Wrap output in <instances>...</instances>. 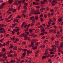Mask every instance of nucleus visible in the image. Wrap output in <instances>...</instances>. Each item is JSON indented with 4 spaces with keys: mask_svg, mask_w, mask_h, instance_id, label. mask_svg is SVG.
Here are the masks:
<instances>
[{
    "mask_svg": "<svg viewBox=\"0 0 63 63\" xmlns=\"http://www.w3.org/2000/svg\"><path fill=\"white\" fill-rule=\"evenodd\" d=\"M25 34H26V35H28V34H29V32H25Z\"/></svg>",
    "mask_w": 63,
    "mask_h": 63,
    "instance_id": "22",
    "label": "nucleus"
},
{
    "mask_svg": "<svg viewBox=\"0 0 63 63\" xmlns=\"http://www.w3.org/2000/svg\"><path fill=\"white\" fill-rule=\"evenodd\" d=\"M14 4L16 5L17 6L18 5V4L17 3V2H16V1L14 2Z\"/></svg>",
    "mask_w": 63,
    "mask_h": 63,
    "instance_id": "36",
    "label": "nucleus"
},
{
    "mask_svg": "<svg viewBox=\"0 0 63 63\" xmlns=\"http://www.w3.org/2000/svg\"><path fill=\"white\" fill-rule=\"evenodd\" d=\"M40 19H41V22H43V21H44V20H43V18H40Z\"/></svg>",
    "mask_w": 63,
    "mask_h": 63,
    "instance_id": "41",
    "label": "nucleus"
},
{
    "mask_svg": "<svg viewBox=\"0 0 63 63\" xmlns=\"http://www.w3.org/2000/svg\"><path fill=\"white\" fill-rule=\"evenodd\" d=\"M27 40V36L25 35V37L24 40Z\"/></svg>",
    "mask_w": 63,
    "mask_h": 63,
    "instance_id": "26",
    "label": "nucleus"
},
{
    "mask_svg": "<svg viewBox=\"0 0 63 63\" xmlns=\"http://www.w3.org/2000/svg\"><path fill=\"white\" fill-rule=\"evenodd\" d=\"M0 54L1 55L3 56V55H4L3 52H1Z\"/></svg>",
    "mask_w": 63,
    "mask_h": 63,
    "instance_id": "35",
    "label": "nucleus"
},
{
    "mask_svg": "<svg viewBox=\"0 0 63 63\" xmlns=\"http://www.w3.org/2000/svg\"><path fill=\"white\" fill-rule=\"evenodd\" d=\"M22 3H25V0H23V1H22Z\"/></svg>",
    "mask_w": 63,
    "mask_h": 63,
    "instance_id": "51",
    "label": "nucleus"
},
{
    "mask_svg": "<svg viewBox=\"0 0 63 63\" xmlns=\"http://www.w3.org/2000/svg\"><path fill=\"white\" fill-rule=\"evenodd\" d=\"M13 46L11 45V46H10L9 48H13Z\"/></svg>",
    "mask_w": 63,
    "mask_h": 63,
    "instance_id": "24",
    "label": "nucleus"
},
{
    "mask_svg": "<svg viewBox=\"0 0 63 63\" xmlns=\"http://www.w3.org/2000/svg\"><path fill=\"white\" fill-rule=\"evenodd\" d=\"M46 57H47V55H46L45 56H43L42 57V60H44V59L46 58Z\"/></svg>",
    "mask_w": 63,
    "mask_h": 63,
    "instance_id": "12",
    "label": "nucleus"
},
{
    "mask_svg": "<svg viewBox=\"0 0 63 63\" xmlns=\"http://www.w3.org/2000/svg\"><path fill=\"white\" fill-rule=\"evenodd\" d=\"M40 5V3H35V5Z\"/></svg>",
    "mask_w": 63,
    "mask_h": 63,
    "instance_id": "55",
    "label": "nucleus"
},
{
    "mask_svg": "<svg viewBox=\"0 0 63 63\" xmlns=\"http://www.w3.org/2000/svg\"><path fill=\"white\" fill-rule=\"evenodd\" d=\"M26 52H25L24 53H23L22 55L23 56V57H24L25 56V55H26Z\"/></svg>",
    "mask_w": 63,
    "mask_h": 63,
    "instance_id": "9",
    "label": "nucleus"
},
{
    "mask_svg": "<svg viewBox=\"0 0 63 63\" xmlns=\"http://www.w3.org/2000/svg\"><path fill=\"white\" fill-rule=\"evenodd\" d=\"M35 45H36V46H38L39 45V43L38 42H37V43H35Z\"/></svg>",
    "mask_w": 63,
    "mask_h": 63,
    "instance_id": "52",
    "label": "nucleus"
},
{
    "mask_svg": "<svg viewBox=\"0 0 63 63\" xmlns=\"http://www.w3.org/2000/svg\"><path fill=\"white\" fill-rule=\"evenodd\" d=\"M50 54H54L55 53L54 52H50Z\"/></svg>",
    "mask_w": 63,
    "mask_h": 63,
    "instance_id": "44",
    "label": "nucleus"
},
{
    "mask_svg": "<svg viewBox=\"0 0 63 63\" xmlns=\"http://www.w3.org/2000/svg\"><path fill=\"white\" fill-rule=\"evenodd\" d=\"M41 31H42V32H45V30H44V28H43L42 29V30Z\"/></svg>",
    "mask_w": 63,
    "mask_h": 63,
    "instance_id": "27",
    "label": "nucleus"
},
{
    "mask_svg": "<svg viewBox=\"0 0 63 63\" xmlns=\"http://www.w3.org/2000/svg\"><path fill=\"white\" fill-rule=\"evenodd\" d=\"M30 37H29L27 38V40L28 41H31V40H30Z\"/></svg>",
    "mask_w": 63,
    "mask_h": 63,
    "instance_id": "25",
    "label": "nucleus"
},
{
    "mask_svg": "<svg viewBox=\"0 0 63 63\" xmlns=\"http://www.w3.org/2000/svg\"><path fill=\"white\" fill-rule=\"evenodd\" d=\"M26 42H23L22 43V44L23 45H26Z\"/></svg>",
    "mask_w": 63,
    "mask_h": 63,
    "instance_id": "20",
    "label": "nucleus"
},
{
    "mask_svg": "<svg viewBox=\"0 0 63 63\" xmlns=\"http://www.w3.org/2000/svg\"><path fill=\"white\" fill-rule=\"evenodd\" d=\"M19 20V19H16V22H18Z\"/></svg>",
    "mask_w": 63,
    "mask_h": 63,
    "instance_id": "53",
    "label": "nucleus"
},
{
    "mask_svg": "<svg viewBox=\"0 0 63 63\" xmlns=\"http://www.w3.org/2000/svg\"><path fill=\"white\" fill-rule=\"evenodd\" d=\"M56 36L57 38H59V37H60L61 36L58 35V34L57 35H56Z\"/></svg>",
    "mask_w": 63,
    "mask_h": 63,
    "instance_id": "30",
    "label": "nucleus"
},
{
    "mask_svg": "<svg viewBox=\"0 0 63 63\" xmlns=\"http://www.w3.org/2000/svg\"><path fill=\"white\" fill-rule=\"evenodd\" d=\"M56 30H53V33L54 34L56 33Z\"/></svg>",
    "mask_w": 63,
    "mask_h": 63,
    "instance_id": "28",
    "label": "nucleus"
},
{
    "mask_svg": "<svg viewBox=\"0 0 63 63\" xmlns=\"http://www.w3.org/2000/svg\"><path fill=\"white\" fill-rule=\"evenodd\" d=\"M62 20V19L61 18H59V19H58V21L59 22H60Z\"/></svg>",
    "mask_w": 63,
    "mask_h": 63,
    "instance_id": "19",
    "label": "nucleus"
},
{
    "mask_svg": "<svg viewBox=\"0 0 63 63\" xmlns=\"http://www.w3.org/2000/svg\"><path fill=\"white\" fill-rule=\"evenodd\" d=\"M36 7L37 8H40V6H36Z\"/></svg>",
    "mask_w": 63,
    "mask_h": 63,
    "instance_id": "61",
    "label": "nucleus"
},
{
    "mask_svg": "<svg viewBox=\"0 0 63 63\" xmlns=\"http://www.w3.org/2000/svg\"><path fill=\"white\" fill-rule=\"evenodd\" d=\"M36 19V20H38L39 19V17H38V16H35L34 20H35Z\"/></svg>",
    "mask_w": 63,
    "mask_h": 63,
    "instance_id": "7",
    "label": "nucleus"
},
{
    "mask_svg": "<svg viewBox=\"0 0 63 63\" xmlns=\"http://www.w3.org/2000/svg\"><path fill=\"white\" fill-rule=\"evenodd\" d=\"M49 51H54V50L53 49H50L49 50Z\"/></svg>",
    "mask_w": 63,
    "mask_h": 63,
    "instance_id": "39",
    "label": "nucleus"
},
{
    "mask_svg": "<svg viewBox=\"0 0 63 63\" xmlns=\"http://www.w3.org/2000/svg\"><path fill=\"white\" fill-rule=\"evenodd\" d=\"M0 26H1V24H0ZM1 27V26H0V28ZM0 33H6V31H5V30H4V29L3 28H1L0 29Z\"/></svg>",
    "mask_w": 63,
    "mask_h": 63,
    "instance_id": "1",
    "label": "nucleus"
},
{
    "mask_svg": "<svg viewBox=\"0 0 63 63\" xmlns=\"http://www.w3.org/2000/svg\"><path fill=\"white\" fill-rule=\"evenodd\" d=\"M2 51H5L6 50V49L5 48H3L2 49Z\"/></svg>",
    "mask_w": 63,
    "mask_h": 63,
    "instance_id": "34",
    "label": "nucleus"
},
{
    "mask_svg": "<svg viewBox=\"0 0 63 63\" xmlns=\"http://www.w3.org/2000/svg\"><path fill=\"white\" fill-rule=\"evenodd\" d=\"M59 43V42L58 41H55V44H58Z\"/></svg>",
    "mask_w": 63,
    "mask_h": 63,
    "instance_id": "50",
    "label": "nucleus"
},
{
    "mask_svg": "<svg viewBox=\"0 0 63 63\" xmlns=\"http://www.w3.org/2000/svg\"><path fill=\"white\" fill-rule=\"evenodd\" d=\"M31 13L30 12L29 13L30 16H31V15H32V14L33 13V11H31Z\"/></svg>",
    "mask_w": 63,
    "mask_h": 63,
    "instance_id": "18",
    "label": "nucleus"
},
{
    "mask_svg": "<svg viewBox=\"0 0 63 63\" xmlns=\"http://www.w3.org/2000/svg\"><path fill=\"white\" fill-rule=\"evenodd\" d=\"M35 1L37 3H39V2H40V0H36Z\"/></svg>",
    "mask_w": 63,
    "mask_h": 63,
    "instance_id": "48",
    "label": "nucleus"
},
{
    "mask_svg": "<svg viewBox=\"0 0 63 63\" xmlns=\"http://www.w3.org/2000/svg\"><path fill=\"white\" fill-rule=\"evenodd\" d=\"M34 16H32V17H31L30 18V20H32V21H34L35 20L34 19Z\"/></svg>",
    "mask_w": 63,
    "mask_h": 63,
    "instance_id": "11",
    "label": "nucleus"
},
{
    "mask_svg": "<svg viewBox=\"0 0 63 63\" xmlns=\"http://www.w3.org/2000/svg\"><path fill=\"white\" fill-rule=\"evenodd\" d=\"M46 9V11L47 12H48L49 11V8L47 7Z\"/></svg>",
    "mask_w": 63,
    "mask_h": 63,
    "instance_id": "29",
    "label": "nucleus"
},
{
    "mask_svg": "<svg viewBox=\"0 0 63 63\" xmlns=\"http://www.w3.org/2000/svg\"><path fill=\"white\" fill-rule=\"evenodd\" d=\"M23 50L24 51H26L27 50V49H24Z\"/></svg>",
    "mask_w": 63,
    "mask_h": 63,
    "instance_id": "64",
    "label": "nucleus"
},
{
    "mask_svg": "<svg viewBox=\"0 0 63 63\" xmlns=\"http://www.w3.org/2000/svg\"><path fill=\"white\" fill-rule=\"evenodd\" d=\"M50 56V55L48 54L47 56V58H48V57H49Z\"/></svg>",
    "mask_w": 63,
    "mask_h": 63,
    "instance_id": "58",
    "label": "nucleus"
},
{
    "mask_svg": "<svg viewBox=\"0 0 63 63\" xmlns=\"http://www.w3.org/2000/svg\"><path fill=\"white\" fill-rule=\"evenodd\" d=\"M23 8H24V10H27V7H26V6H24Z\"/></svg>",
    "mask_w": 63,
    "mask_h": 63,
    "instance_id": "42",
    "label": "nucleus"
},
{
    "mask_svg": "<svg viewBox=\"0 0 63 63\" xmlns=\"http://www.w3.org/2000/svg\"><path fill=\"white\" fill-rule=\"evenodd\" d=\"M29 31L30 33H32L33 32V31L32 29H30L29 30Z\"/></svg>",
    "mask_w": 63,
    "mask_h": 63,
    "instance_id": "21",
    "label": "nucleus"
},
{
    "mask_svg": "<svg viewBox=\"0 0 63 63\" xmlns=\"http://www.w3.org/2000/svg\"><path fill=\"white\" fill-rule=\"evenodd\" d=\"M16 9H14V11H12V13H15V12H16Z\"/></svg>",
    "mask_w": 63,
    "mask_h": 63,
    "instance_id": "33",
    "label": "nucleus"
},
{
    "mask_svg": "<svg viewBox=\"0 0 63 63\" xmlns=\"http://www.w3.org/2000/svg\"><path fill=\"white\" fill-rule=\"evenodd\" d=\"M17 23H14V24H12V25L13 26V28H14V27H15V26L16 25H17Z\"/></svg>",
    "mask_w": 63,
    "mask_h": 63,
    "instance_id": "8",
    "label": "nucleus"
},
{
    "mask_svg": "<svg viewBox=\"0 0 63 63\" xmlns=\"http://www.w3.org/2000/svg\"><path fill=\"white\" fill-rule=\"evenodd\" d=\"M49 2H51V0H49ZM44 2V3H46V2H47V0H43Z\"/></svg>",
    "mask_w": 63,
    "mask_h": 63,
    "instance_id": "13",
    "label": "nucleus"
},
{
    "mask_svg": "<svg viewBox=\"0 0 63 63\" xmlns=\"http://www.w3.org/2000/svg\"><path fill=\"white\" fill-rule=\"evenodd\" d=\"M45 8H43L40 9V10H45Z\"/></svg>",
    "mask_w": 63,
    "mask_h": 63,
    "instance_id": "45",
    "label": "nucleus"
},
{
    "mask_svg": "<svg viewBox=\"0 0 63 63\" xmlns=\"http://www.w3.org/2000/svg\"><path fill=\"white\" fill-rule=\"evenodd\" d=\"M41 14V13L40 12H37V13L36 12V11H35L34 12V14L35 15H40Z\"/></svg>",
    "mask_w": 63,
    "mask_h": 63,
    "instance_id": "6",
    "label": "nucleus"
},
{
    "mask_svg": "<svg viewBox=\"0 0 63 63\" xmlns=\"http://www.w3.org/2000/svg\"><path fill=\"white\" fill-rule=\"evenodd\" d=\"M16 19H14L13 20V22H14V23H15V22H16Z\"/></svg>",
    "mask_w": 63,
    "mask_h": 63,
    "instance_id": "37",
    "label": "nucleus"
},
{
    "mask_svg": "<svg viewBox=\"0 0 63 63\" xmlns=\"http://www.w3.org/2000/svg\"><path fill=\"white\" fill-rule=\"evenodd\" d=\"M11 63H16V61L15 60L11 59L10 61Z\"/></svg>",
    "mask_w": 63,
    "mask_h": 63,
    "instance_id": "5",
    "label": "nucleus"
},
{
    "mask_svg": "<svg viewBox=\"0 0 63 63\" xmlns=\"http://www.w3.org/2000/svg\"><path fill=\"white\" fill-rule=\"evenodd\" d=\"M57 3V1L56 0H53V2L51 3V5L53 6H54L55 5V4H56Z\"/></svg>",
    "mask_w": 63,
    "mask_h": 63,
    "instance_id": "2",
    "label": "nucleus"
},
{
    "mask_svg": "<svg viewBox=\"0 0 63 63\" xmlns=\"http://www.w3.org/2000/svg\"><path fill=\"white\" fill-rule=\"evenodd\" d=\"M51 21H49L48 22V24H49V25H50V24H51Z\"/></svg>",
    "mask_w": 63,
    "mask_h": 63,
    "instance_id": "47",
    "label": "nucleus"
},
{
    "mask_svg": "<svg viewBox=\"0 0 63 63\" xmlns=\"http://www.w3.org/2000/svg\"><path fill=\"white\" fill-rule=\"evenodd\" d=\"M6 54H7V53L6 52H5L4 53L3 55V58H4L5 56H6Z\"/></svg>",
    "mask_w": 63,
    "mask_h": 63,
    "instance_id": "14",
    "label": "nucleus"
},
{
    "mask_svg": "<svg viewBox=\"0 0 63 63\" xmlns=\"http://www.w3.org/2000/svg\"><path fill=\"white\" fill-rule=\"evenodd\" d=\"M54 14V13L53 12H52L51 13V15H53Z\"/></svg>",
    "mask_w": 63,
    "mask_h": 63,
    "instance_id": "59",
    "label": "nucleus"
},
{
    "mask_svg": "<svg viewBox=\"0 0 63 63\" xmlns=\"http://www.w3.org/2000/svg\"><path fill=\"white\" fill-rule=\"evenodd\" d=\"M20 6H21V5H19V7H18V10L20 9Z\"/></svg>",
    "mask_w": 63,
    "mask_h": 63,
    "instance_id": "49",
    "label": "nucleus"
},
{
    "mask_svg": "<svg viewBox=\"0 0 63 63\" xmlns=\"http://www.w3.org/2000/svg\"><path fill=\"white\" fill-rule=\"evenodd\" d=\"M54 10H53V9H52L50 10V12H54Z\"/></svg>",
    "mask_w": 63,
    "mask_h": 63,
    "instance_id": "62",
    "label": "nucleus"
},
{
    "mask_svg": "<svg viewBox=\"0 0 63 63\" xmlns=\"http://www.w3.org/2000/svg\"><path fill=\"white\" fill-rule=\"evenodd\" d=\"M8 56L9 57H12L13 56V55H8Z\"/></svg>",
    "mask_w": 63,
    "mask_h": 63,
    "instance_id": "38",
    "label": "nucleus"
},
{
    "mask_svg": "<svg viewBox=\"0 0 63 63\" xmlns=\"http://www.w3.org/2000/svg\"><path fill=\"white\" fill-rule=\"evenodd\" d=\"M53 27L54 28H55V29H56V27H57V26L55 25H54L53 26Z\"/></svg>",
    "mask_w": 63,
    "mask_h": 63,
    "instance_id": "56",
    "label": "nucleus"
},
{
    "mask_svg": "<svg viewBox=\"0 0 63 63\" xmlns=\"http://www.w3.org/2000/svg\"><path fill=\"white\" fill-rule=\"evenodd\" d=\"M51 59H49L48 60V62H51Z\"/></svg>",
    "mask_w": 63,
    "mask_h": 63,
    "instance_id": "31",
    "label": "nucleus"
},
{
    "mask_svg": "<svg viewBox=\"0 0 63 63\" xmlns=\"http://www.w3.org/2000/svg\"><path fill=\"white\" fill-rule=\"evenodd\" d=\"M29 47H34V44H32V43H31V45H29L28 46Z\"/></svg>",
    "mask_w": 63,
    "mask_h": 63,
    "instance_id": "10",
    "label": "nucleus"
},
{
    "mask_svg": "<svg viewBox=\"0 0 63 63\" xmlns=\"http://www.w3.org/2000/svg\"><path fill=\"white\" fill-rule=\"evenodd\" d=\"M39 35L41 36H43L44 35V33H40L39 34Z\"/></svg>",
    "mask_w": 63,
    "mask_h": 63,
    "instance_id": "54",
    "label": "nucleus"
},
{
    "mask_svg": "<svg viewBox=\"0 0 63 63\" xmlns=\"http://www.w3.org/2000/svg\"><path fill=\"white\" fill-rule=\"evenodd\" d=\"M13 49L14 50H17V49L16 48V47H14Z\"/></svg>",
    "mask_w": 63,
    "mask_h": 63,
    "instance_id": "43",
    "label": "nucleus"
},
{
    "mask_svg": "<svg viewBox=\"0 0 63 63\" xmlns=\"http://www.w3.org/2000/svg\"><path fill=\"white\" fill-rule=\"evenodd\" d=\"M10 43V42H9V40L7 42H6V44H7V45H9V43Z\"/></svg>",
    "mask_w": 63,
    "mask_h": 63,
    "instance_id": "40",
    "label": "nucleus"
},
{
    "mask_svg": "<svg viewBox=\"0 0 63 63\" xmlns=\"http://www.w3.org/2000/svg\"><path fill=\"white\" fill-rule=\"evenodd\" d=\"M22 36H23V37H25V36H26V35H25V34L24 33H22Z\"/></svg>",
    "mask_w": 63,
    "mask_h": 63,
    "instance_id": "23",
    "label": "nucleus"
},
{
    "mask_svg": "<svg viewBox=\"0 0 63 63\" xmlns=\"http://www.w3.org/2000/svg\"><path fill=\"white\" fill-rule=\"evenodd\" d=\"M3 46V44H1L0 43V47H2Z\"/></svg>",
    "mask_w": 63,
    "mask_h": 63,
    "instance_id": "63",
    "label": "nucleus"
},
{
    "mask_svg": "<svg viewBox=\"0 0 63 63\" xmlns=\"http://www.w3.org/2000/svg\"><path fill=\"white\" fill-rule=\"evenodd\" d=\"M36 42V40L34 39H33L32 41H31V43L32 45H34L33 44L35 43Z\"/></svg>",
    "mask_w": 63,
    "mask_h": 63,
    "instance_id": "4",
    "label": "nucleus"
},
{
    "mask_svg": "<svg viewBox=\"0 0 63 63\" xmlns=\"http://www.w3.org/2000/svg\"><path fill=\"white\" fill-rule=\"evenodd\" d=\"M34 35H35L34 34V33H32L31 34V36H33V37H34Z\"/></svg>",
    "mask_w": 63,
    "mask_h": 63,
    "instance_id": "32",
    "label": "nucleus"
},
{
    "mask_svg": "<svg viewBox=\"0 0 63 63\" xmlns=\"http://www.w3.org/2000/svg\"><path fill=\"white\" fill-rule=\"evenodd\" d=\"M35 33H38L39 32V31L38 29H36L35 31Z\"/></svg>",
    "mask_w": 63,
    "mask_h": 63,
    "instance_id": "17",
    "label": "nucleus"
},
{
    "mask_svg": "<svg viewBox=\"0 0 63 63\" xmlns=\"http://www.w3.org/2000/svg\"><path fill=\"white\" fill-rule=\"evenodd\" d=\"M13 1L12 0H9V4H12L13 3Z\"/></svg>",
    "mask_w": 63,
    "mask_h": 63,
    "instance_id": "15",
    "label": "nucleus"
},
{
    "mask_svg": "<svg viewBox=\"0 0 63 63\" xmlns=\"http://www.w3.org/2000/svg\"><path fill=\"white\" fill-rule=\"evenodd\" d=\"M39 25H40V23L39 22L37 23L36 24V25L37 26H38Z\"/></svg>",
    "mask_w": 63,
    "mask_h": 63,
    "instance_id": "16",
    "label": "nucleus"
},
{
    "mask_svg": "<svg viewBox=\"0 0 63 63\" xmlns=\"http://www.w3.org/2000/svg\"><path fill=\"white\" fill-rule=\"evenodd\" d=\"M40 3L41 4H44V2L43 1H41Z\"/></svg>",
    "mask_w": 63,
    "mask_h": 63,
    "instance_id": "46",
    "label": "nucleus"
},
{
    "mask_svg": "<svg viewBox=\"0 0 63 63\" xmlns=\"http://www.w3.org/2000/svg\"><path fill=\"white\" fill-rule=\"evenodd\" d=\"M5 5V3H3L2 4V5H0V9L3 8V7Z\"/></svg>",
    "mask_w": 63,
    "mask_h": 63,
    "instance_id": "3",
    "label": "nucleus"
},
{
    "mask_svg": "<svg viewBox=\"0 0 63 63\" xmlns=\"http://www.w3.org/2000/svg\"><path fill=\"white\" fill-rule=\"evenodd\" d=\"M20 3H22V1H19L18 2V4H19Z\"/></svg>",
    "mask_w": 63,
    "mask_h": 63,
    "instance_id": "60",
    "label": "nucleus"
},
{
    "mask_svg": "<svg viewBox=\"0 0 63 63\" xmlns=\"http://www.w3.org/2000/svg\"><path fill=\"white\" fill-rule=\"evenodd\" d=\"M4 25L3 24H1V27H4Z\"/></svg>",
    "mask_w": 63,
    "mask_h": 63,
    "instance_id": "57",
    "label": "nucleus"
}]
</instances>
